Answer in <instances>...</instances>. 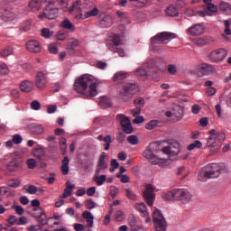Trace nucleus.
Instances as JSON below:
<instances>
[{
  "label": "nucleus",
  "mask_w": 231,
  "mask_h": 231,
  "mask_svg": "<svg viewBox=\"0 0 231 231\" xmlns=\"http://www.w3.org/2000/svg\"><path fill=\"white\" fill-rule=\"evenodd\" d=\"M219 174H221V166L213 163L203 168L199 172L198 178L199 181H207V180H210V178H218Z\"/></svg>",
  "instance_id": "nucleus-2"
},
{
  "label": "nucleus",
  "mask_w": 231,
  "mask_h": 231,
  "mask_svg": "<svg viewBox=\"0 0 231 231\" xmlns=\"http://www.w3.org/2000/svg\"><path fill=\"white\" fill-rule=\"evenodd\" d=\"M107 160V153H106V152H103L99 157V160L97 162V169H96V172H104L105 171H106L108 164L107 162L106 161Z\"/></svg>",
  "instance_id": "nucleus-16"
},
{
  "label": "nucleus",
  "mask_w": 231,
  "mask_h": 231,
  "mask_svg": "<svg viewBox=\"0 0 231 231\" xmlns=\"http://www.w3.org/2000/svg\"><path fill=\"white\" fill-rule=\"evenodd\" d=\"M175 201H180L183 205L190 203L192 199V194L185 189H176Z\"/></svg>",
  "instance_id": "nucleus-8"
},
{
  "label": "nucleus",
  "mask_w": 231,
  "mask_h": 231,
  "mask_svg": "<svg viewBox=\"0 0 231 231\" xmlns=\"http://www.w3.org/2000/svg\"><path fill=\"white\" fill-rule=\"evenodd\" d=\"M136 210L143 214V217H145V223H151V217H149V212H147V205L145 203H137L135 205Z\"/></svg>",
  "instance_id": "nucleus-19"
},
{
  "label": "nucleus",
  "mask_w": 231,
  "mask_h": 231,
  "mask_svg": "<svg viewBox=\"0 0 231 231\" xmlns=\"http://www.w3.org/2000/svg\"><path fill=\"white\" fill-rule=\"evenodd\" d=\"M139 90L138 83H126L123 86L122 90H120V95L131 98V97L136 95V92Z\"/></svg>",
  "instance_id": "nucleus-10"
},
{
  "label": "nucleus",
  "mask_w": 231,
  "mask_h": 231,
  "mask_svg": "<svg viewBox=\"0 0 231 231\" xmlns=\"http://www.w3.org/2000/svg\"><path fill=\"white\" fill-rule=\"evenodd\" d=\"M199 71L204 76L216 75L217 73L216 68L208 63H201L199 67Z\"/></svg>",
  "instance_id": "nucleus-15"
},
{
  "label": "nucleus",
  "mask_w": 231,
  "mask_h": 231,
  "mask_svg": "<svg viewBox=\"0 0 231 231\" xmlns=\"http://www.w3.org/2000/svg\"><path fill=\"white\" fill-rule=\"evenodd\" d=\"M28 224V218L26 217L23 216L20 217L19 218H16V225L18 226H21L23 225H27Z\"/></svg>",
  "instance_id": "nucleus-52"
},
{
  "label": "nucleus",
  "mask_w": 231,
  "mask_h": 231,
  "mask_svg": "<svg viewBox=\"0 0 231 231\" xmlns=\"http://www.w3.org/2000/svg\"><path fill=\"white\" fill-rule=\"evenodd\" d=\"M32 154L34 158H37V160L43 161L46 158V152H44V148H42L41 145H38L37 148L33 149Z\"/></svg>",
  "instance_id": "nucleus-23"
},
{
  "label": "nucleus",
  "mask_w": 231,
  "mask_h": 231,
  "mask_svg": "<svg viewBox=\"0 0 231 231\" xmlns=\"http://www.w3.org/2000/svg\"><path fill=\"white\" fill-rule=\"evenodd\" d=\"M127 142L130 143V145H138V136L129 135L127 137Z\"/></svg>",
  "instance_id": "nucleus-46"
},
{
  "label": "nucleus",
  "mask_w": 231,
  "mask_h": 231,
  "mask_svg": "<svg viewBox=\"0 0 231 231\" xmlns=\"http://www.w3.org/2000/svg\"><path fill=\"white\" fill-rule=\"evenodd\" d=\"M59 7L53 6V5H46L43 8L42 14H39V18L42 19L45 17L46 19H57L59 17Z\"/></svg>",
  "instance_id": "nucleus-6"
},
{
  "label": "nucleus",
  "mask_w": 231,
  "mask_h": 231,
  "mask_svg": "<svg viewBox=\"0 0 231 231\" xmlns=\"http://www.w3.org/2000/svg\"><path fill=\"white\" fill-rule=\"evenodd\" d=\"M217 142V131L215 129L209 131V137L208 140V146L212 147Z\"/></svg>",
  "instance_id": "nucleus-28"
},
{
  "label": "nucleus",
  "mask_w": 231,
  "mask_h": 231,
  "mask_svg": "<svg viewBox=\"0 0 231 231\" xmlns=\"http://www.w3.org/2000/svg\"><path fill=\"white\" fill-rule=\"evenodd\" d=\"M156 125H158V121L157 120H152L150 121L147 125H146V129H148L149 131L154 129V127H156Z\"/></svg>",
  "instance_id": "nucleus-59"
},
{
  "label": "nucleus",
  "mask_w": 231,
  "mask_h": 231,
  "mask_svg": "<svg viewBox=\"0 0 231 231\" xmlns=\"http://www.w3.org/2000/svg\"><path fill=\"white\" fill-rule=\"evenodd\" d=\"M125 196L128 198V199H136V195L130 189H125Z\"/></svg>",
  "instance_id": "nucleus-56"
},
{
  "label": "nucleus",
  "mask_w": 231,
  "mask_h": 231,
  "mask_svg": "<svg viewBox=\"0 0 231 231\" xmlns=\"http://www.w3.org/2000/svg\"><path fill=\"white\" fill-rule=\"evenodd\" d=\"M82 217L87 220L88 226L91 228L93 226V215L91 212L85 210L82 214Z\"/></svg>",
  "instance_id": "nucleus-34"
},
{
  "label": "nucleus",
  "mask_w": 231,
  "mask_h": 231,
  "mask_svg": "<svg viewBox=\"0 0 231 231\" xmlns=\"http://www.w3.org/2000/svg\"><path fill=\"white\" fill-rule=\"evenodd\" d=\"M100 84V81L94 79L93 76L83 75L76 79L74 82V89L79 95L87 97V98L97 97V86Z\"/></svg>",
  "instance_id": "nucleus-1"
},
{
  "label": "nucleus",
  "mask_w": 231,
  "mask_h": 231,
  "mask_svg": "<svg viewBox=\"0 0 231 231\" xmlns=\"http://www.w3.org/2000/svg\"><path fill=\"white\" fill-rule=\"evenodd\" d=\"M98 14H100V10L93 6L91 9L85 12L84 17L85 19H89V17H97Z\"/></svg>",
  "instance_id": "nucleus-31"
},
{
  "label": "nucleus",
  "mask_w": 231,
  "mask_h": 231,
  "mask_svg": "<svg viewBox=\"0 0 231 231\" xmlns=\"http://www.w3.org/2000/svg\"><path fill=\"white\" fill-rule=\"evenodd\" d=\"M180 143L176 141L171 143L169 146L162 148L164 154H171V156L180 154Z\"/></svg>",
  "instance_id": "nucleus-14"
},
{
  "label": "nucleus",
  "mask_w": 231,
  "mask_h": 231,
  "mask_svg": "<svg viewBox=\"0 0 231 231\" xmlns=\"http://www.w3.org/2000/svg\"><path fill=\"white\" fill-rule=\"evenodd\" d=\"M162 198L166 201H176V189L164 192Z\"/></svg>",
  "instance_id": "nucleus-29"
},
{
  "label": "nucleus",
  "mask_w": 231,
  "mask_h": 231,
  "mask_svg": "<svg viewBox=\"0 0 231 231\" xmlns=\"http://www.w3.org/2000/svg\"><path fill=\"white\" fill-rule=\"evenodd\" d=\"M74 189H75V185L71 184V182L69 180H68L66 182V188L63 191V194L61 195V198H63V199L69 198V196H71V194H73Z\"/></svg>",
  "instance_id": "nucleus-25"
},
{
  "label": "nucleus",
  "mask_w": 231,
  "mask_h": 231,
  "mask_svg": "<svg viewBox=\"0 0 231 231\" xmlns=\"http://www.w3.org/2000/svg\"><path fill=\"white\" fill-rule=\"evenodd\" d=\"M8 226H14V225H17V217L11 215L7 218Z\"/></svg>",
  "instance_id": "nucleus-51"
},
{
  "label": "nucleus",
  "mask_w": 231,
  "mask_h": 231,
  "mask_svg": "<svg viewBox=\"0 0 231 231\" xmlns=\"http://www.w3.org/2000/svg\"><path fill=\"white\" fill-rule=\"evenodd\" d=\"M165 115L168 118H171L172 122H180L183 118V106L174 105L171 111H167Z\"/></svg>",
  "instance_id": "nucleus-7"
},
{
  "label": "nucleus",
  "mask_w": 231,
  "mask_h": 231,
  "mask_svg": "<svg viewBox=\"0 0 231 231\" xmlns=\"http://www.w3.org/2000/svg\"><path fill=\"white\" fill-rule=\"evenodd\" d=\"M111 168L109 169L110 172H113L115 169H118L120 167V163H118V161L116 159H112L110 162Z\"/></svg>",
  "instance_id": "nucleus-55"
},
{
  "label": "nucleus",
  "mask_w": 231,
  "mask_h": 231,
  "mask_svg": "<svg viewBox=\"0 0 231 231\" xmlns=\"http://www.w3.org/2000/svg\"><path fill=\"white\" fill-rule=\"evenodd\" d=\"M32 210V217L38 219L40 225H48V221H50V219L46 218V213H44V210H42V208H33Z\"/></svg>",
  "instance_id": "nucleus-13"
},
{
  "label": "nucleus",
  "mask_w": 231,
  "mask_h": 231,
  "mask_svg": "<svg viewBox=\"0 0 231 231\" xmlns=\"http://www.w3.org/2000/svg\"><path fill=\"white\" fill-rule=\"evenodd\" d=\"M1 195L8 198L10 196H14V193H12L11 190L6 187H0V196Z\"/></svg>",
  "instance_id": "nucleus-44"
},
{
  "label": "nucleus",
  "mask_w": 231,
  "mask_h": 231,
  "mask_svg": "<svg viewBox=\"0 0 231 231\" xmlns=\"http://www.w3.org/2000/svg\"><path fill=\"white\" fill-rule=\"evenodd\" d=\"M76 5H77V6L82 5V8L85 12L91 10L94 6L93 3L88 0H85L84 2L77 1Z\"/></svg>",
  "instance_id": "nucleus-32"
},
{
  "label": "nucleus",
  "mask_w": 231,
  "mask_h": 231,
  "mask_svg": "<svg viewBox=\"0 0 231 231\" xmlns=\"http://www.w3.org/2000/svg\"><path fill=\"white\" fill-rule=\"evenodd\" d=\"M20 89L23 93H30L33 89V82L30 80H23L20 84Z\"/></svg>",
  "instance_id": "nucleus-24"
},
{
  "label": "nucleus",
  "mask_w": 231,
  "mask_h": 231,
  "mask_svg": "<svg viewBox=\"0 0 231 231\" xmlns=\"http://www.w3.org/2000/svg\"><path fill=\"white\" fill-rule=\"evenodd\" d=\"M125 79H127V73L124 71L116 72L113 77L114 82H120V80H125Z\"/></svg>",
  "instance_id": "nucleus-37"
},
{
  "label": "nucleus",
  "mask_w": 231,
  "mask_h": 231,
  "mask_svg": "<svg viewBox=\"0 0 231 231\" xmlns=\"http://www.w3.org/2000/svg\"><path fill=\"white\" fill-rule=\"evenodd\" d=\"M143 196L148 207H152L154 203V186L152 184L146 185V189L143 191Z\"/></svg>",
  "instance_id": "nucleus-11"
},
{
  "label": "nucleus",
  "mask_w": 231,
  "mask_h": 231,
  "mask_svg": "<svg viewBox=\"0 0 231 231\" xmlns=\"http://www.w3.org/2000/svg\"><path fill=\"white\" fill-rule=\"evenodd\" d=\"M92 180L97 185V187H102L105 181H106L107 176L106 174H102L101 172L95 171Z\"/></svg>",
  "instance_id": "nucleus-22"
},
{
  "label": "nucleus",
  "mask_w": 231,
  "mask_h": 231,
  "mask_svg": "<svg viewBox=\"0 0 231 231\" xmlns=\"http://www.w3.org/2000/svg\"><path fill=\"white\" fill-rule=\"evenodd\" d=\"M152 221L155 226V231H166L167 230V220L162 214L160 209H154L152 213Z\"/></svg>",
  "instance_id": "nucleus-3"
},
{
  "label": "nucleus",
  "mask_w": 231,
  "mask_h": 231,
  "mask_svg": "<svg viewBox=\"0 0 231 231\" xmlns=\"http://www.w3.org/2000/svg\"><path fill=\"white\" fill-rule=\"evenodd\" d=\"M41 5H42V0H31L29 8L32 12H38V10H41Z\"/></svg>",
  "instance_id": "nucleus-30"
},
{
  "label": "nucleus",
  "mask_w": 231,
  "mask_h": 231,
  "mask_svg": "<svg viewBox=\"0 0 231 231\" xmlns=\"http://www.w3.org/2000/svg\"><path fill=\"white\" fill-rule=\"evenodd\" d=\"M32 132L33 134H42L44 133V127L41 125L33 124L32 125Z\"/></svg>",
  "instance_id": "nucleus-41"
},
{
  "label": "nucleus",
  "mask_w": 231,
  "mask_h": 231,
  "mask_svg": "<svg viewBox=\"0 0 231 231\" xmlns=\"http://www.w3.org/2000/svg\"><path fill=\"white\" fill-rule=\"evenodd\" d=\"M53 35V32L50 31L48 28H43L42 30V37H45V39H50Z\"/></svg>",
  "instance_id": "nucleus-50"
},
{
  "label": "nucleus",
  "mask_w": 231,
  "mask_h": 231,
  "mask_svg": "<svg viewBox=\"0 0 231 231\" xmlns=\"http://www.w3.org/2000/svg\"><path fill=\"white\" fill-rule=\"evenodd\" d=\"M6 185L12 189H18V187H21V180L19 179H10L7 180Z\"/></svg>",
  "instance_id": "nucleus-39"
},
{
  "label": "nucleus",
  "mask_w": 231,
  "mask_h": 231,
  "mask_svg": "<svg viewBox=\"0 0 231 231\" xmlns=\"http://www.w3.org/2000/svg\"><path fill=\"white\" fill-rule=\"evenodd\" d=\"M99 106L103 109H107V107H111V98L106 96L101 97L99 100Z\"/></svg>",
  "instance_id": "nucleus-35"
},
{
  "label": "nucleus",
  "mask_w": 231,
  "mask_h": 231,
  "mask_svg": "<svg viewBox=\"0 0 231 231\" xmlns=\"http://www.w3.org/2000/svg\"><path fill=\"white\" fill-rule=\"evenodd\" d=\"M202 143L199 141H195L188 146V151H193V149H201Z\"/></svg>",
  "instance_id": "nucleus-47"
},
{
  "label": "nucleus",
  "mask_w": 231,
  "mask_h": 231,
  "mask_svg": "<svg viewBox=\"0 0 231 231\" xmlns=\"http://www.w3.org/2000/svg\"><path fill=\"white\" fill-rule=\"evenodd\" d=\"M61 26L64 28V30L75 32V25L69 19H65L63 22H61Z\"/></svg>",
  "instance_id": "nucleus-38"
},
{
  "label": "nucleus",
  "mask_w": 231,
  "mask_h": 231,
  "mask_svg": "<svg viewBox=\"0 0 231 231\" xmlns=\"http://www.w3.org/2000/svg\"><path fill=\"white\" fill-rule=\"evenodd\" d=\"M35 86L38 89H44L46 88V76L42 72H38L35 79Z\"/></svg>",
  "instance_id": "nucleus-20"
},
{
  "label": "nucleus",
  "mask_w": 231,
  "mask_h": 231,
  "mask_svg": "<svg viewBox=\"0 0 231 231\" xmlns=\"http://www.w3.org/2000/svg\"><path fill=\"white\" fill-rule=\"evenodd\" d=\"M26 49L28 51H31V53H39V51H41V43L35 40L29 41L26 43Z\"/></svg>",
  "instance_id": "nucleus-21"
},
{
  "label": "nucleus",
  "mask_w": 231,
  "mask_h": 231,
  "mask_svg": "<svg viewBox=\"0 0 231 231\" xmlns=\"http://www.w3.org/2000/svg\"><path fill=\"white\" fill-rule=\"evenodd\" d=\"M166 15H168V17H178L180 12L178 11V8H176L174 5H170L166 11Z\"/></svg>",
  "instance_id": "nucleus-36"
},
{
  "label": "nucleus",
  "mask_w": 231,
  "mask_h": 231,
  "mask_svg": "<svg viewBox=\"0 0 231 231\" xmlns=\"http://www.w3.org/2000/svg\"><path fill=\"white\" fill-rule=\"evenodd\" d=\"M0 75H8V66L6 64L0 65Z\"/></svg>",
  "instance_id": "nucleus-63"
},
{
  "label": "nucleus",
  "mask_w": 231,
  "mask_h": 231,
  "mask_svg": "<svg viewBox=\"0 0 231 231\" xmlns=\"http://www.w3.org/2000/svg\"><path fill=\"white\" fill-rule=\"evenodd\" d=\"M136 75L138 77H147V75H151V73L149 72V70L144 69H138L136 71Z\"/></svg>",
  "instance_id": "nucleus-54"
},
{
  "label": "nucleus",
  "mask_w": 231,
  "mask_h": 231,
  "mask_svg": "<svg viewBox=\"0 0 231 231\" xmlns=\"http://www.w3.org/2000/svg\"><path fill=\"white\" fill-rule=\"evenodd\" d=\"M86 207H87V208H88L89 210L95 208V207H96L95 201H93V199H88V200L86 201Z\"/></svg>",
  "instance_id": "nucleus-64"
},
{
  "label": "nucleus",
  "mask_w": 231,
  "mask_h": 231,
  "mask_svg": "<svg viewBox=\"0 0 231 231\" xmlns=\"http://www.w3.org/2000/svg\"><path fill=\"white\" fill-rule=\"evenodd\" d=\"M48 50L50 53H53V54L59 53V49L57 48V44L55 43H51L48 47Z\"/></svg>",
  "instance_id": "nucleus-57"
},
{
  "label": "nucleus",
  "mask_w": 231,
  "mask_h": 231,
  "mask_svg": "<svg viewBox=\"0 0 231 231\" xmlns=\"http://www.w3.org/2000/svg\"><path fill=\"white\" fill-rule=\"evenodd\" d=\"M12 208L13 210L15 211V214H17L18 216H23L24 214V208H23V207L21 206L13 205Z\"/></svg>",
  "instance_id": "nucleus-49"
},
{
  "label": "nucleus",
  "mask_w": 231,
  "mask_h": 231,
  "mask_svg": "<svg viewBox=\"0 0 231 231\" xmlns=\"http://www.w3.org/2000/svg\"><path fill=\"white\" fill-rule=\"evenodd\" d=\"M134 105L135 107H140V109H142V107L145 106V99H143V97L136 98L134 101Z\"/></svg>",
  "instance_id": "nucleus-43"
},
{
  "label": "nucleus",
  "mask_w": 231,
  "mask_h": 231,
  "mask_svg": "<svg viewBox=\"0 0 231 231\" xmlns=\"http://www.w3.org/2000/svg\"><path fill=\"white\" fill-rule=\"evenodd\" d=\"M125 132H118L116 135V142L119 143H124L125 142Z\"/></svg>",
  "instance_id": "nucleus-48"
},
{
  "label": "nucleus",
  "mask_w": 231,
  "mask_h": 231,
  "mask_svg": "<svg viewBox=\"0 0 231 231\" xmlns=\"http://www.w3.org/2000/svg\"><path fill=\"white\" fill-rule=\"evenodd\" d=\"M18 169L19 162L15 160H13L6 164V171H8V172H15Z\"/></svg>",
  "instance_id": "nucleus-33"
},
{
  "label": "nucleus",
  "mask_w": 231,
  "mask_h": 231,
  "mask_svg": "<svg viewBox=\"0 0 231 231\" xmlns=\"http://www.w3.org/2000/svg\"><path fill=\"white\" fill-rule=\"evenodd\" d=\"M77 4H73L71 7H69V14L74 12V19H82L84 17V14H82V8L80 7H76Z\"/></svg>",
  "instance_id": "nucleus-26"
},
{
  "label": "nucleus",
  "mask_w": 231,
  "mask_h": 231,
  "mask_svg": "<svg viewBox=\"0 0 231 231\" xmlns=\"http://www.w3.org/2000/svg\"><path fill=\"white\" fill-rule=\"evenodd\" d=\"M224 24H225L226 35H231L230 22H228V20H226V21H224Z\"/></svg>",
  "instance_id": "nucleus-60"
},
{
  "label": "nucleus",
  "mask_w": 231,
  "mask_h": 231,
  "mask_svg": "<svg viewBox=\"0 0 231 231\" xmlns=\"http://www.w3.org/2000/svg\"><path fill=\"white\" fill-rule=\"evenodd\" d=\"M226 58V50L218 49L211 51L209 54V60L211 62H221V60H225Z\"/></svg>",
  "instance_id": "nucleus-12"
},
{
  "label": "nucleus",
  "mask_w": 231,
  "mask_h": 231,
  "mask_svg": "<svg viewBox=\"0 0 231 231\" xmlns=\"http://www.w3.org/2000/svg\"><path fill=\"white\" fill-rule=\"evenodd\" d=\"M112 41H113L115 46H120V44H122V39L120 38V35H118V34H114Z\"/></svg>",
  "instance_id": "nucleus-58"
},
{
  "label": "nucleus",
  "mask_w": 231,
  "mask_h": 231,
  "mask_svg": "<svg viewBox=\"0 0 231 231\" xmlns=\"http://www.w3.org/2000/svg\"><path fill=\"white\" fill-rule=\"evenodd\" d=\"M116 120L120 122L121 127L125 134H131V133H133V125H131V120L129 117H127V116L118 114L116 116Z\"/></svg>",
  "instance_id": "nucleus-9"
},
{
  "label": "nucleus",
  "mask_w": 231,
  "mask_h": 231,
  "mask_svg": "<svg viewBox=\"0 0 231 231\" xmlns=\"http://www.w3.org/2000/svg\"><path fill=\"white\" fill-rule=\"evenodd\" d=\"M152 143H151L147 149L143 152L144 158L146 160H149L151 163H153V165H159L160 167H165L167 166V160L158 158L156 155H154V152L152 151Z\"/></svg>",
  "instance_id": "nucleus-4"
},
{
  "label": "nucleus",
  "mask_w": 231,
  "mask_h": 231,
  "mask_svg": "<svg viewBox=\"0 0 231 231\" xmlns=\"http://www.w3.org/2000/svg\"><path fill=\"white\" fill-rule=\"evenodd\" d=\"M172 39H176L175 33L169 32H162L152 37L151 44L152 46H154V44H167V42L172 41Z\"/></svg>",
  "instance_id": "nucleus-5"
},
{
  "label": "nucleus",
  "mask_w": 231,
  "mask_h": 231,
  "mask_svg": "<svg viewBox=\"0 0 231 231\" xmlns=\"http://www.w3.org/2000/svg\"><path fill=\"white\" fill-rule=\"evenodd\" d=\"M31 107L34 110V111H39L41 109V103H39V101L34 100L31 103Z\"/></svg>",
  "instance_id": "nucleus-62"
},
{
  "label": "nucleus",
  "mask_w": 231,
  "mask_h": 231,
  "mask_svg": "<svg viewBox=\"0 0 231 231\" xmlns=\"http://www.w3.org/2000/svg\"><path fill=\"white\" fill-rule=\"evenodd\" d=\"M36 165H37V162L35 161V159L27 160V167L29 169H35Z\"/></svg>",
  "instance_id": "nucleus-61"
},
{
  "label": "nucleus",
  "mask_w": 231,
  "mask_h": 231,
  "mask_svg": "<svg viewBox=\"0 0 231 231\" xmlns=\"http://www.w3.org/2000/svg\"><path fill=\"white\" fill-rule=\"evenodd\" d=\"M99 24L101 28H110V26H113V17L109 14H101L99 15Z\"/></svg>",
  "instance_id": "nucleus-17"
},
{
  "label": "nucleus",
  "mask_w": 231,
  "mask_h": 231,
  "mask_svg": "<svg viewBox=\"0 0 231 231\" xmlns=\"http://www.w3.org/2000/svg\"><path fill=\"white\" fill-rule=\"evenodd\" d=\"M69 158L65 156L61 162V172L64 176H68L69 174Z\"/></svg>",
  "instance_id": "nucleus-27"
},
{
  "label": "nucleus",
  "mask_w": 231,
  "mask_h": 231,
  "mask_svg": "<svg viewBox=\"0 0 231 231\" xmlns=\"http://www.w3.org/2000/svg\"><path fill=\"white\" fill-rule=\"evenodd\" d=\"M219 10L225 14L231 13V5L227 2H221L219 5Z\"/></svg>",
  "instance_id": "nucleus-40"
},
{
  "label": "nucleus",
  "mask_w": 231,
  "mask_h": 231,
  "mask_svg": "<svg viewBox=\"0 0 231 231\" xmlns=\"http://www.w3.org/2000/svg\"><path fill=\"white\" fill-rule=\"evenodd\" d=\"M14 54V48L13 47H6L1 51V55L3 57H9V55Z\"/></svg>",
  "instance_id": "nucleus-42"
},
{
  "label": "nucleus",
  "mask_w": 231,
  "mask_h": 231,
  "mask_svg": "<svg viewBox=\"0 0 231 231\" xmlns=\"http://www.w3.org/2000/svg\"><path fill=\"white\" fill-rule=\"evenodd\" d=\"M189 35L192 37H198L199 35H203V32H205V27L202 24L197 23L192 25L188 29Z\"/></svg>",
  "instance_id": "nucleus-18"
},
{
  "label": "nucleus",
  "mask_w": 231,
  "mask_h": 231,
  "mask_svg": "<svg viewBox=\"0 0 231 231\" xmlns=\"http://www.w3.org/2000/svg\"><path fill=\"white\" fill-rule=\"evenodd\" d=\"M13 143L15 144V145H19V143H23V136H21V134H16L14 135H13Z\"/></svg>",
  "instance_id": "nucleus-53"
},
{
  "label": "nucleus",
  "mask_w": 231,
  "mask_h": 231,
  "mask_svg": "<svg viewBox=\"0 0 231 231\" xmlns=\"http://www.w3.org/2000/svg\"><path fill=\"white\" fill-rule=\"evenodd\" d=\"M120 189L116 186H110V196L115 199L118 196Z\"/></svg>",
  "instance_id": "nucleus-45"
}]
</instances>
